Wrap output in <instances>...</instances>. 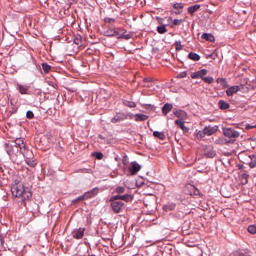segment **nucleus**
<instances>
[{"label":"nucleus","mask_w":256,"mask_h":256,"mask_svg":"<svg viewBox=\"0 0 256 256\" xmlns=\"http://www.w3.org/2000/svg\"><path fill=\"white\" fill-rule=\"evenodd\" d=\"M176 204L174 203H170L164 206V209L166 210H172L174 209Z\"/></svg>","instance_id":"obj_31"},{"label":"nucleus","mask_w":256,"mask_h":256,"mask_svg":"<svg viewBox=\"0 0 256 256\" xmlns=\"http://www.w3.org/2000/svg\"><path fill=\"white\" fill-rule=\"evenodd\" d=\"M184 22V19H175L173 20V24L174 26H178Z\"/></svg>","instance_id":"obj_41"},{"label":"nucleus","mask_w":256,"mask_h":256,"mask_svg":"<svg viewBox=\"0 0 256 256\" xmlns=\"http://www.w3.org/2000/svg\"><path fill=\"white\" fill-rule=\"evenodd\" d=\"M130 100L132 101L129 100V108H134L136 107V102L138 99L136 98L135 96L132 95Z\"/></svg>","instance_id":"obj_29"},{"label":"nucleus","mask_w":256,"mask_h":256,"mask_svg":"<svg viewBox=\"0 0 256 256\" xmlns=\"http://www.w3.org/2000/svg\"><path fill=\"white\" fill-rule=\"evenodd\" d=\"M188 56L189 58L194 61H198L200 58V56L198 54L192 52H190Z\"/></svg>","instance_id":"obj_24"},{"label":"nucleus","mask_w":256,"mask_h":256,"mask_svg":"<svg viewBox=\"0 0 256 256\" xmlns=\"http://www.w3.org/2000/svg\"><path fill=\"white\" fill-rule=\"evenodd\" d=\"M74 42L78 46H81L82 44V38L80 35H76L74 38Z\"/></svg>","instance_id":"obj_28"},{"label":"nucleus","mask_w":256,"mask_h":256,"mask_svg":"<svg viewBox=\"0 0 256 256\" xmlns=\"http://www.w3.org/2000/svg\"><path fill=\"white\" fill-rule=\"evenodd\" d=\"M230 256H251L246 253H243L242 252H234L232 253Z\"/></svg>","instance_id":"obj_34"},{"label":"nucleus","mask_w":256,"mask_h":256,"mask_svg":"<svg viewBox=\"0 0 256 256\" xmlns=\"http://www.w3.org/2000/svg\"><path fill=\"white\" fill-rule=\"evenodd\" d=\"M134 116L133 114L129 116L130 118H132V116ZM134 119L136 121H144L148 118V116L147 115L142 114H137L134 116Z\"/></svg>","instance_id":"obj_14"},{"label":"nucleus","mask_w":256,"mask_h":256,"mask_svg":"<svg viewBox=\"0 0 256 256\" xmlns=\"http://www.w3.org/2000/svg\"><path fill=\"white\" fill-rule=\"evenodd\" d=\"M26 116L28 118L31 119L34 116V114L33 112L30 110H28L26 112Z\"/></svg>","instance_id":"obj_44"},{"label":"nucleus","mask_w":256,"mask_h":256,"mask_svg":"<svg viewBox=\"0 0 256 256\" xmlns=\"http://www.w3.org/2000/svg\"><path fill=\"white\" fill-rule=\"evenodd\" d=\"M182 12V10H176V11H174L173 10H172V12H173L176 14H180Z\"/></svg>","instance_id":"obj_49"},{"label":"nucleus","mask_w":256,"mask_h":256,"mask_svg":"<svg viewBox=\"0 0 256 256\" xmlns=\"http://www.w3.org/2000/svg\"><path fill=\"white\" fill-rule=\"evenodd\" d=\"M124 191V188L122 186H118L116 188L115 192L118 194L123 193Z\"/></svg>","instance_id":"obj_43"},{"label":"nucleus","mask_w":256,"mask_h":256,"mask_svg":"<svg viewBox=\"0 0 256 256\" xmlns=\"http://www.w3.org/2000/svg\"><path fill=\"white\" fill-rule=\"evenodd\" d=\"M252 128H256V125H250V124H248L246 126V130H248V129Z\"/></svg>","instance_id":"obj_48"},{"label":"nucleus","mask_w":256,"mask_h":256,"mask_svg":"<svg viewBox=\"0 0 256 256\" xmlns=\"http://www.w3.org/2000/svg\"><path fill=\"white\" fill-rule=\"evenodd\" d=\"M240 90V88L238 86H234L228 88L226 90V93L228 96H231Z\"/></svg>","instance_id":"obj_13"},{"label":"nucleus","mask_w":256,"mask_h":256,"mask_svg":"<svg viewBox=\"0 0 256 256\" xmlns=\"http://www.w3.org/2000/svg\"><path fill=\"white\" fill-rule=\"evenodd\" d=\"M205 130V133H206V136H210L214 133H216L218 130V126H206L204 128Z\"/></svg>","instance_id":"obj_8"},{"label":"nucleus","mask_w":256,"mask_h":256,"mask_svg":"<svg viewBox=\"0 0 256 256\" xmlns=\"http://www.w3.org/2000/svg\"><path fill=\"white\" fill-rule=\"evenodd\" d=\"M128 198H129V200L130 199L132 200V196H130V194H129V196H128Z\"/></svg>","instance_id":"obj_53"},{"label":"nucleus","mask_w":256,"mask_h":256,"mask_svg":"<svg viewBox=\"0 0 256 256\" xmlns=\"http://www.w3.org/2000/svg\"><path fill=\"white\" fill-rule=\"evenodd\" d=\"M250 176L246 172H244L240 174V178L242 179V184H244L248 183V178Z\"/></svg>","instance_id":"obj_23"},{"label":"nucleus","mask_w":256,"mask_h":256,"mask_svg":"<svg viewBox=\"0 0 256 256\" xmlns=\"http://www.w3.org/2000/svg\"><path fill=\"white\" fill-rule=\"evenodd\" d=\"M98 192V188H94L92 190L86 192L84 194L86 199H88L90 198H92L96 196Z\"/></svg>","instance_id":"obj_10"},{"label":"nucleus","mask_w":256,"mask_h":256,"mask_svg":"<svg viewBox=\"0 0 256 256\" xmlns=\"http://www.w3.org/2000/svg\"><path fill=\"white\" fill-rule=\"evenodd\" d=\"M186 76V72H182L180 73H179L177 75V78H185Z\"/></svg>","instance_id":"obj_45"},{"label":"nucleus","mask_w":256,"mask_h":256,"mask_svg":"<svg viewBox=\"0 0 256 256\" xmlns=\"http://www.w3.org/2000/svg\"><path fill=\"white\" fill-rule=\"evenodd\" d=\"M142 168V166L138 164L136 162L134 161L129 164V175H134Z\"/></svg>","instance_id":"obj_4"},{"label":"nucleus","mask_w":256,"mask_h":256,"mask_svg":"<svg viewBox=\"0 0 256 256\" xmlns=\"http://www.w3.org/2000/svg\"><path fill=\"white\" fill-rule=\"evenodd\" d=\"M124 164H126V163L125 161L124 162Z\"/></svg>","instance_id":"obj_54"},{"label":"nucleus","mask_w":256,"mask_h":256,"mask_svg":"<svg viewBox=\"0 0 256 256\" xmlns=\"http://www.w3.org/2000/svg\"><path fill=\"white\" fill-rule=\"evenodd\" d=\"M206 73L207 70H206V69H202L197 72L192 74L190 76L192 78H202L204 76L206 75Z\"/></svg>","instance_id":"obj_11"},{"label":"nucleus","mask_w":256,"mask_h":256,"mask_svg":"<svg viewBox=\"0 0 256 256\" xmlns=\"http://www.w3.org/2000/svg\"><path fill=\"white\" fill-rule=\"evenodd\" d=\"M15 144L20 148V151H22V146H23V148H24L25 144H24L23 140L21 138H16L15 140Z\"/></svg>","instance_id":"obj_25"},{"label":"nucleus","mask_w":256,"mask_h":256,"mask_svg":"<svg viewBox=\"0 0 256 256\" xmlns=\"http://www.w3.org/2000/svg\"><path fill=\"white\" fill-rule=\"evenodd\" d=\"M202 38L210 42H213L215 40L214 36L210 33H204L202 36Z\"/></svg>","instance_id":"obj_17"},{"label":"nucleus","mask_w":256,"mask_h":256,"mask_svg":"<svg viewBox=\"0 0 256 256\" xmlns=\"http://www.w3.org/2000/svg\"><path fill=\"white\" fill-rule=\"evenodd\" d=\"M194 194L195 195H199L200 194L199 190H198L196 189L195 192H194Z\"/></svg>","instance_id":"obj_51"},{"label":"nucleus","mask_w":256,"mask_h":256,"mask_svg":"<svg viewBox=\"0 0 256 256\" xmlns=\"http://www.w3.org/2000/svg\"><path fill=\"white\" fill-rule=\"evenodd\" d=\"M173 106L171 104L166 103L162 108V110L164 116H166L171 110Z\"/></svg>","instance_id":"obj_16"},{"label":"nucleus","mask_w":256,"mask_h":256,"mask_svg":"<svg viewBox=\"0 0 256 256\" xmlns=\"http://www.w3.org/2000/svg\"><path fill=\"white\" fill-rule=\"evenodd\" d=\"M175 124L179 126L180 128L184 132H188L189 128L188 127L185 126L184 122L181 120H175Z\"/></svg>","instance_id":"obj_18"},{"label":"nucleus","mask_w":256,"mask_h":256,"mask_svg":"<svg viewBox=\"0 0 256 256\" xmlns=\"http://www.w3.org/2000/svg\"><path fill=\"white\" fill-rule=\"evenodd\" d=\"M154 80L152 78L148 77L143 79L144 86L151 88L154 86Z\"/></svg>","instance_id":"obj_9"},{"label":"nucleus","mask_w":256,"mask_h":256,"mask_svg":"<svg viewBox=\"0 0 256 256\" xmlns=\"http://www.w3.org/2000/svg\"><path fill=\"white\" fill-rule=\"evenodd\" d=\"M206 135L205 133V130L204 128L202 130H200L196 132V136L198 138H202Z\"/></svg>","instance_id":"obj_32"},{"label":"nucleus","mask_w":256,"mask_h":256,"mask_svg":"<svg viewBox=\"0 0 256 256\" xmlns=\"http://www.w3.org/2000/svg\"><path fill=\"white\" fill-rule=\"evenodd\" d=\"M174 45L176 46V50H180L182 48V46L181 44L180 40L176 41L174 43Z\"/></svg>","instance_id":"obj_39"},{"label":"nucleus","mask_w":256,"mask_h":256,"mask_svg":"<svg viewBox=\"0 0 256 256\" xmlns=\"http://www.w3.org/2000/svg\"><path fill=\"white\" fill-rule=\"evenodd\" d=\"M173 8L179 10H182L184 5L181 3H176L172 5Z\"/></svg>","instance_id":"obj_35"},{"label":"nucleus","mask_w":256,"mask_h":256,"mask_svg":"<svg viewBox=\"0 0 256 256\" xmlns=\"http://www.w3.org/2000/svg\"><path fill=\"white\" fill-rule=\"evenodd\" d=\"M216 154L212 146L209 145L206 147L204 151V155L208 158H212Z\"/></svg>","instance_id":"obj_6"},{"label":"nucleus","mask_w":256,"mask_h":256,"mask_svg":"<svg viewBox=\"0 0 256 256\" xmlns=\"http://www.w3.org/2000/svg\"><path fill=\"white\" fill-rule=\"evenodd\" d=\"M216 81L218 84H220V85H222L224 88H226L228 86V82L226 78H218L216 79Z\"/></svg>","instance_id":"obj_26"},{"label":"nucleus","mask_w":256,"mask_h":256,"mask_svg":"<svg viewBox=\"0 0 256 256\" xmlns=\"http://www.w3.org/2000/svg\"><path fill=\"white\" fill-rule=\"evenodd\" d=\"M218 105L220 108L222 110H226L230 107V104L228 102H224L223 100H220L218 102Z\"/></svg>","instance_id":"obj_22"},{"label":"nucleus","mask_w":256,"mask_h":256,"mask_svg":"<svg viewBox=\"0 0 256 256\" xmlns=\"http://www.w3.org/2000/svg\"><path fill=\"white\" fill-rule=\"evenodd\" d=\"M126 118V115L122 113H118L112 119L114 123L120 122L122 120Z\"/></svg>","instance_id":"obj_12"},{"label":"nucleus","mask_w":256,"mask_h":256,"mask_svg":"<svg viewBox=\"0 0 256 256\" xmlns=\"http://www.w3.org/2000/svg\"><path fill=\"white\" fill-rule=\"evenodd\" d=\"M224 136L228 138H237L240 136V132L231 128H222Z\"/></svg>","instance_id":"obj_3"},{"label":"nucleus","mask_w":256,"mask_h":256,"mask_svg":"<svg viewBox=\"0 0 256 256\" xmlns=\"http://www.w3.org/2000/svg\"><path fill=\"white\" fill-rule=\"evenodd\" d=\"M134 4L129 5V7H132Z\"/></svg>","instance_id":"obj_55"},{"label":"nucleus","mask_w":256,"mask_h":256,"mask_svg":"<svg viewBox=\"0 0 256 256\" xmlns=\"http://www.w3.org/2000/svg\"><path fill=\"white\" fill-rule=\"evenodd\" d=\"M27 150L26 149V146L24 145V148H23V146H22V151H20L23 154L26 153Z\"/></svg>","instance_id":"obj_50"},{"label":"nucleus","mask_w":256,"mask_h":256,"mask_svg":"<svg viewBox=\"0 0 256 256\" xmlns=\"http://www.w3.org/2000/svg\"><path fill=\"white\" fill-rule=\"evenodd\" d=\"M124 37L126 40L128 39V35L126 34L124 36Z\"/></svg>","instance_id":"obj_52"},{"label":"nucleus","mask_w":256,"mask_h":256,"mask_svg":"<svg viewBox=\"0 0 256 256\" xmlns=\"http://www.w3.org/2000/svg\"><path fill=\"white\" fill-rule=\"evenodd\" d=\"M84 230L85 228H80L78 229L74 230L72 232V236L76 239L81 238L84 236Z\"/></svg>","instance_id":"obj_7"},{"label":"nucleus","mask_w":256,"mask_h":256,"mask_svg":"<svg viewBox=\"0 0 256 256\" xmlns=\"http://www.w3.org/2000/svg\"><path fill=\"white\" fill-rule=\"evenodd\" d=\"M86 200V199L85 197L84 194L83 195L80 196L78 197L77 198L74 199V200H72V202H76L78 201H82V200Z\"/></svg>","instance_id":"obj_40"},{"label":"nucleus","mask_w":256,"mask_h":256,"mask_svg":"<svg viewBox=\"0 0 256 256\" xmlns=\"http://www.w3.org/2000/svg\"><path fill=\"white\" fill-rule=\"evenodd\" d=\"M153 136L161 140H164L166 138V136L164 132L154 131L153 132Z\"/></svg>","instance_id":"obj_21"},{"label":"nucleus","mask_w":256,"mask_h":256,"mask_svg":"<svg viewBox=\"0 0 256 256\" xmlns=\"http://www.w3.org/2000/svg\"><path fill=\"white\" fill-rule=\"evenodd\" d=\"M11 191L14 196L20 198L22 202L28 200L32 194L28 187H24L22 182H15L11 186Z\"/></svg>","instance_id":"obj_1"},{"label":"nucleus","mask_w":256,"mask_h":256,"mask_svg":"<svg viewBox=\"0 0 256 256\" xmlns=\"http://www.w3.org/2000/svg\"><path fill=\"white\" fill-rule=\"evenodd\" d=\"M173 113L176 117L184 119L186 116V112L182 110L174 109L173 110Z\"/></svg>","instance_id":"obj_15"},{"label":"nucleus","mask_w":256,"mask_h":256,"mask_svg":"<svg viewBox=\"0 0 256 256\" xmlns=\"http://www.w3.org/2000/svg\"><path fill=\"white\" fill-rule=\"evenodd\" d=\"M202 80L208 84H211L214 80L213 78L211 76L203 78Z\"/></svg>","instance_id":"obj_42"},{"label":"nucleus","mask_w":256,"mask_h":256,"mask_svg":"<svg viewBox=\"0 0 256 256\" xmlns=\"http://www.w3.org/2000/svg\"><path fill=\"white\" fill-rule=\"evenodd\" d=\"M30 88L29 86L19 84H16V89L22 94H30Z\"/></svg>","instance_id":"obj_5"},{"label":"nucleus","mask_w":256,"mask_h":256,"mask_svg":"<svg viewBox=\"0 0 256 256\" xmlns=\"http://www.w3.org/2000/svg\"><path fill=\"white\" fill-rule=\"evenodd\" d=\"M136 17H134V20H135Z\"/></svg>","instance_id":"obj_56"},{"label":"nucleus","mask_w":256,"mask_h":256,"mask_svg":"<svg viewBox=\"0 0 256 256\" xmlns=\"http://www.w3.org/2000/svg\"><path fill=\"white\" fill-rule=\"evenodd\" d=\"M94 156L96 158H97L98 160H101L103 157L102 153L100 152H96Z\"/></svg>","instance_id":"obj_46"},{"label":"nucleus","mask_w":256,"mask_h":256,"mask_svg":"<svg viewBox=\"0 0 256 256\" xmlns=\"http://www.w3.org/2000/svg\"><path fill=\"white\" fill-rule=\"evenodd\" d=\"M104 21L106 23H108L110 24H113L115 22V20L112 18L107 17L104 19Z\"/></svg>","instance_id":"obj_38"},{"label":"nucleus","mask_w":256,"mask_h":256,"mask_svg":"<svg viewBox=\"0 0 256 256\" xmlns=\"http://www.w3.org/2000/svg\"><path fill=\"white\" fill-rule=\"evenodd\" d=\"M122 200H124L126 202L128 200V194H125L123 196L120 194L114 196L112 197L110 201L111 202V206L114 211L116 212H118L124 207V203L122 202Z\"/></svg>","instance_id":"obj_2"},{"label":"nucleus","mask_w":256,"mask_h":256,"mask_svg":"<svg viewBox=\"0 0 256 256\" xmlns=\"http://www.w3.org/2000/svg\"><path fill=\"white\" fill-rule=\"evenodd\" d=\"M200 7V4H195L188 8V12L191 14L193 15L196 12Z\"/></svg>","instance_id":"obj_19"},{"label":"nucleus","mask_w":256,"mask_h":256,"mask_svg":"<svg viewBox=\"0 0 256 256\" xmlns=\"http://www.w3.org/2000/svg\"><path fill=\"white\" fill-rule=\"evenodd\" d=\"M136 185L138 187L142 186L143 185H144V181H140V182L136 181Z\"/></svg>","instance_id":"obj_47"},{"label":"nucleus","mask_w":256,"mask_h":256,"mask_svg":"<svg viewBox=\"0 0 256 256\" xmlns=\"http://www.w3.org/2000/svg\"><path fill=\"white\" fill-rule=\"evenodd\" d=\"M106 35L108 36H114L116 32L112 29H109L108 30H106Z\"/></svg>","instance_id":"obj_37"},{"label":"nucleus","mask_w":256,"mask_h":256,"mask_svg":"<svg viewBox=\"0 0 256 256\" xmlns=\"http://www.w3.org/2000/svg\"><path fill=\"white\" fill-rule=\"evenodd\" d=\"M42 66L44 73L46 74L48 72L51 68V66L48 65L46 63L42 64Z\"/></svg>","instance_id":"obj_30"},{"label":"nucleus","mask_w":256,"mask_h":256,"mask_svg":"<svg viewBox=\"0 0 256 256\" xmlns=\"http://www.w3.org/2000/svg\"><path fill=\"white\" fill-rule=\"evenodd\" d=\"M90 256H95V255H94V254H92V255H90Z\"/></svg>","instance_id":"obj_57"},{"label":"nucleus","mask_w":256,"mask_h":256,"mask_svg":"<svg viewBox=\"0 0 256 256\" xmlns=\"http://www.w3.org/2000/svg\"><path fill=\"white\" fill-rule=\"evenodd\" d=\"M26 162L28 164L32 167H34L36 164L35 160H31L29 158H27L26 160Z\"/></svg>","instance_id":"obj_33"},{"label":"nucleus","mask_w":256,"mask_h":256,"mask_svg":"<svg viewBox=\"0 0 256 256\" xmlns=\"http://www.w3.org/2000/svg\"><path fill=\"white\" fill-rule=\"evenodd\" d=\"M250 159V162H249L248 164L250 168H254L256 166V154H253L249 156Z\"/></svg>","instance_id":"obj_20"},{"label":"nucleus","mask_w":256,"mask_h":256,"mask_svg":"<svg viewBox=\"0 0 256 256\" xmlns=\"http://www.w3.org/2000/svg\"><path fill=\"white\" fill-rule=\"evenodd\" d=\"M248 232L252 234L256 233V226L254 225H250L248 228Z\"/></svg>","instance_id":"obj_36"},{"label":"nucleus","mask_w":256,"mask_h":256,"mask_svg":"<svg viewBox=\"0 0 256 256\" xmlns=\"http://www.w3.org/2000/svg\"><path fill=\"white\" fill-rule=\"evenodd\" d=\"M158 32L160 34H164L167 32V29L164 24L158 26L156 28Z\"/></svg>","instance_id":"obj_27"}]
</instances>
